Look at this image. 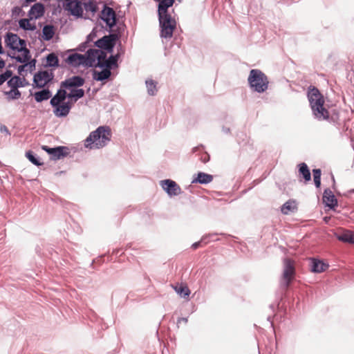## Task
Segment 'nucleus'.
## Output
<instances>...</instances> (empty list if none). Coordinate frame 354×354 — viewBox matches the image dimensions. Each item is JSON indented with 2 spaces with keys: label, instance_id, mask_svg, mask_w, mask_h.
Returning a JSON list of instances; mask_svg holds the SVG:
<instances>
[{
  "label": "nucleus",
  "instance_id": "nucleus-57",
  "mask_svg": "<svg viewBox=\"0 0 354 354\" xmlns=\"http://www.w3.org/2000/svg\"><path fill=\"white\" fill-rule=\"evenodd\" d=\"M6 66V62L2 59L0 58V69H2Z\"/></svg>",
  "mask_w": 354,
  "mask_h": 354
},
{
  "label": "nucleus",
  "instance_id": "nucleus-48",
  "mask_svg": "<svg viewBox=\"0 0 354 354\" xmlns=\"http://www.w3.org/2000/svg\"><path fill=\"white\" fill-rule=\"evenodd\" d=\"M22 12L21 8L19 6H15L12 10V16H17Z\"/></svg>",
  "mask_w": 354,
  "mask_h": 354
},
{
  "label": "nucleus",
  "instance_id": "nucleus-60",
  "mask_svg": "<svg viewBox=\"0 0 354 354\" xmlns=\"http://www.w3.org/2000/svg\"><path fill=\"white\" fill-rule=\"evenodd\" d=\"M330 217H328V216H325V217H324V218H323L324 221L326 223H328V221H330Z\"/></svg>",
  "mask_w": 354,
  "mask_h": 354
},
{
  "label": "nucleus",
  "instance_id": "nucleus-46",
  "mask_svg": "<svg viewBox=\"0 0 354 354\" xmlns=\"http://www.w3.org/2000/svg\"><path fill=\"white\" fill-rule=\"evenodd\" d=\"M313 175L314 180L321 179L322 171L320 169H313Z\"/></svg>",
  "mask_w": 354,
  "mask_h": 354
},
{
  "label": "nucleus",
  "instance_id": "nucleus-28",
  "mask_svg": "<svg viewBox=\"0 0 354 354\" xmlns=\"http://www.w3.org/2000/svg\"><path fill=\"white\" fill-rule=\"evenodd\" d=\"M218 234L217 233H212L209 234H205L202 236L201 239L199 241L194 243L191 248L193 250L197 249L198 247L201 246L202 245H206L210 241H219L218 238L214 239V236H217Z\"/></svg>",
  "mask_w": 354,
  "mask_h": 354
},
{
  "label": "nucleus",
  "instance_id": "nucleus-7",
  "mask_svg": "<svg viewBox=\"0 0 354 354\" xmlns=\"http://www.w3.org/2000/svg\"><path fill=\"white\" fill-rule=\"evenodd\" d=\"M98 18L105 24L104 29L106 31L115 30L114 27L116 26L119 21L114 9L106 4H104L98 15Z\"/></svg>",
  "mask_w": 354,
  "mask_h": 354
},
{
  "label": "nucleus",
  "instance_id": "nucleus-31",
  "mask_svg": "<svg viewBox=\"0 0 354 354\" xmlns=\"http://www.w3.org/2000/svg\"><path fill=\"white\" fill-rule=\"evenodd\" d=\"M297 210L296 201L293 199H290L282 205L281 207V212L284 215H288L290 212H294Z\"/></svg>",
  "mask_w": 354,
  "mask_h": 354
},
{
  "label": "nucleus",
  "instance_id": "nucleus-5",
  "mask_svg": "<svg viewBox=\"0 0 354 354\" xmlns=\"http://www.w3.org/2000/svg\"><path fill=\"white\" fill-rule=\"evenodd\" d=\"M160 28V37L167 40L170 39L176 28V21L174 16L160 15L158 16Z\"/></svg>",
  "mask_w": 354,
  "mask_h": 354
},
{
  "label": "nucleus",
  "instance_id": "nucleus-24",
  "mask_svg": "<svg viewBox=\"0 0 354 354\" xmlns=\"http://www.w3.org/2000/svg\"><path fill=\"white\" fill-rule=\"evenodd\" d=\"M336 239L343 243L354 245V232L351 230H344L335 234Z\"/></svg>",
  "mask_w": 354,
  "mask_h": 354
},
{
  "label": "nucleus",
  "instance_id": "nucleus-18",
  "mask_svg": "<svg viewBox=\"0 0 354 354\" xmlns=\"http://www.w3.org/2000/svg\"><path fill=\"white\" fill-rule=\"evenodd\" d=\"M298 178L299 181L304 183H308L311 180V174L310 169L305 162L299 163L298 165Z\"/></svg>",
  "mask_w": 354,
  "mask_h": 354
},
{
  "label": "nucleus",
  "instance_id": "nucleus-63",
  "mask_svg": "<svg viewBox=\"0 0 354 354\" xmlns=\"http://www.w3.org/2000/svg\"><path fill=\"white\" fill-rule=\"evenodd\" d=\"M270 307L272 309H273V308H274V304H271V305L270 306Z\"/></svg>",
  "mask_w": 354,
  "mask_h": 354
},
{
  "label": "nucleus",
  "instance_id": "nucleus-12",
  "mask_svg": "<svg viewBox=\"0 0 354 354\" xmlns=\"http://www.w3.org/2000/svg\"><path fill=\"white\" fill-rule=\"evenodd\" d=\"M160 185L169 197L176 196L181 192L180 186L171 179L160 180Z\"/></svg>",
  "mask_w": 354,
  "mask_h": 354
},
{
  "label": "nucleus",
  "instance_id": "nucleus-45",
  "mask_svg": "<svg viewBox=\"0 0 354 354\" xmlns=\"http://www.w3.org/2000/svg\"><path fill=\"white\" fill-rule=\"evenodd\" d=\"M89 42H87V41L86 40L85 41L82 42V44H80L77 47V50L78 51H80V52H85L86 51V49L88 47V45Z\"/></svg>",
  "mask_w": 354,
  "mask_h": 354
},
{
  "label": "nucleus",
  "instance_id": "nucleus-21",
  "mask_svg": "<svg viewBox=\"0 0 354 354\" xmlns=\"http://www.w3.org/2000/svg\"><path fill=\"white\" fill-rule=\"evenodd\" d=\"M83 55L74 53L68 55L66 58L65 62L70 66L73 67H77L80 66H84L85 62H84Z\"/></svg>",
  "mask_w": 354,
  "mask_h": 354
},
{
  "label": "nucleus",
  "instance_id": "nucleus-34",
  "mask_svg": "<svg viewBox=\"0 0 354 354\" xmlns=\"http://www.w3.org/2000/svg\"><path fill=\"white\" fill-rule=\"evenodd\" d=\"M85 92L83 88H77L70 91L69 100L71 103L76 102L84 96Z\"/></svg>",
  "mask_w": 354,
  "mask_h": 354
},
{
  "label": "nucleus",
  "instance_id": "nucleus-35",
  "mask_svg": "<svg viewBox=\"0 0 354 354\" xmlns=\"http://www.w3.org/2000/svg\"><path fill=\"white\" fill-rule=\"evenodd\" d=\"M30 18H23L19 20V26L20 28L23 29L25 31L30 30V31H36L37 27L34 24H31L30 22Z\"/></svg>",
  "mask_w": 354,
  "mask_h": 354
},
{
  "label": "nucleus",
  "instance_id": "nucleus-39",
  "mask_svg": "<svg viewBox=\"0 0 354 354\" xmlns=\"http://www.w3.org/2000/svg\"><path fill=\"white\" fill-rule=\"evenodd\" d=\"M145 84L147 89V93L151 96L155 95L157 93V82L150 79L145 81Z\"/></svg>",
  "mask_w": 354,
  "mask_h": 354
},
{
  "label": "nucleus",
  "instance_id": "nucleus-37",
  "mask_svg": "<svg viewBox=\"0 0 354 354\" xmlns=\"http://www.w3.org/2000/svg\"><path fill=\"white\" fill-rule=\"evenodd\" d=\"M26 157L27 159L35 166H41L44 162L40 160V158L37 155L31 150H28L26 152Z\"/></svg>",
  "mask_w": 354,
  "mask_h": 354
},
{
  "label": "nucleus",
  "instance_id": "nucleus-4",
  "mask_svg": "<svg viewBox=\"0 0 354 354\" xmlns=\"http://www.w3.org/2000/svg\"><path fill=\"white\" fill-rule=\"evenodd\" d=\"M248 82L251 90L258 93L265 92L268 88V78L265 73L259 69L250 70Z\"/></svg>",
  "mask_w": 354,
  "mask_h": 354
},
{
  "label": "nucleus",
  "instance_id": "nucleus-52",
  "mask_svg": "<svg viewBox=\"0 0 354 354\" xmlns=\"http://www.w3.org/2000/svg\"><path fill=\"white\" fill-rule=\"evenodd\" d=\"M26 65L25 64L24 65H20L18 66V68H17V71H18V73L20 75H22L23 73L26 71Z\"/></svg>",
  "mask_w": 354,
  "mask_h": 354
},
{
  "label": "nucleus",
  "instance_id": "nucleus-44",
  "mask_svg": "<svg viewBox=\"0 0 354 354\" xmlns=\"http://www.w3.org/2000/svg\"><path fill=\"white\" fill-rule=\"evenodd\" d=\"M97 36V31L95 30V28H93L92 31L87 35L86 37V41L87 42L92 41L95 37Z\"/></svg>",
  "mask_w": 354,
  "mask_h": 354
},
{
  "label": "nucleus",
  "instance_id": "nucleus-26",
  "mask_svg": "<svg viewBox=\"0 0 354 354\" xmlns=\"http://www.w3.org/2000/svg\"><path fill=\"white\" fill-rule=\"evenodd\" d=\"M158 1V16L171 15L169 12V8L174 5V0H160Z\"/></svg>",
  "mask_w": 354,
  "mask_h": 354
},
{
  "label": "nucleus",
  "instance_id": "nucleus-16",
  "mask_svg": "<svg viewBox=\"0 0 354 354\" xmlns=\"http://www.w3.org/2000/svg\"><path fill=\"white\" fill-rule=\"evenodd\" d=\"M97 52L98 49L95 48H89L87 51H86V53L83 55V57H85L84 59V62H85L84 67L97 68Z\"/></svg>",
  "mask_w": 354,
  "mask_h": 354
},
{
  "label": "nucleus",
  "instance_id": "nucleus-8",
  "mask_svg": "<svg viewBox=\"0 0 354 354\" xmlns=\"http://www.w3.org/2000/svg\"><path fill=\"white\" fill-rule=\"evenodd\" d=\"M283 281L281 282V286L283 288H288L295 278L296 271L295 267V261L290 258H284Z\"/></svg>",
  "mask_w": 354,
  "mask_h": 354
},
{
  "label": "nucleus",
  "instance_id": "nucleus-56",
  "mask_svg": "<svg viewBox=\"0 0 354 354\" xmlns=\"http://www.w3.org/2000/svg\"><path fill=\"white\" fill-rule=\"evenodd\" d=\"M222 131L225 134L230 133V129L229 127H223Z\"/></svg>",
  "mask_w": 354,
  "mask_h": 354
},
{
  "label": "nucleus",
  "instance_id": "nucleus-36",
  "mask_svg": "<svg viewBox=\"0 0 354 354\" xmlns=\"http://www.w3.org/2000/svg\"><path fill=\"white\" fill-rule=\"evenodd\" d=\"M174 288L176 293L180 296V297L185 299H188L189 295L191 294V291L187 285L180 284V286L174 287Z\"/></svg>",
  "mask_w": 354,
  "mask_h": 354
},
{
  "label": "nucleus",
  "instance_id": "nucleus-10",
  "mask_svg": "<svg viewBox=\"0 0 354 354\" xmlns=\"http://www.w3.org/2000/svg\"><path fill=\"white\" fill-rule=\"evenodd\" d=\"M22 42H26V40L21 39L16 33L8 32L4 36L5 46L15 54L19 50Z\"/></svg>",
  "mask_w": 354,
  "mask_h": 354
},
{
  "label": "nucleus",
  "instance_id": "nucleus-38",
  "mask_svg": "<svg viewBox=\"0 0 354 354\" xmlns=\"http://www.w3.org/2000/svg\"><path fill=\"white\" fill-rule=\"evenodd\" d=\"M97 68H103L108 71H111V70L118 67V64H115V62L108 57L103 62L97 63Z\"/></svg>",
  "mask_w": 354,
  "mask_h": 354
},
{
  "label": "nucleus",
  "instance_id": "nucleus-41",
  "mask_svg": "<svg viewBox=\"0 0 354 354\" xmlns=\"http://www.w3.org/2000/svg\"><path fill=\"white\" fill-rule=\"evenodd\" d=\"M113 52H106V50L104 49H98L97 52V63L103 62L104 60L108 59L107 54L110 53L111 54Z\"/></svg>",
  "mask_w": 354,
  "mask_h": 354
},
{
  "label": "nucleus",
  "instance_id": "nucleus-42",
  "mask_svg": "<svg viewBox=\"0 0 354 354\" xmlns=\"http://www.w3.org/2000/svg\"><path fill=\"white\" fill-rule=\"evenodd\" d=\"M37 60L35 59H29L27 62H24L23 64H25L26 66H28L30 69V72L35 70Z\"/></svg>",
  "mask_w": 354,
  "mask_h": 354
},
{
  "label": "nucleus",
  "instance_id": "nucleus-27",
  "mask_svg": "<svg viewBox=\"0 0 354 354\" xmlns=\"http://www.w3.org/2000/svg\"><path fill=\"white\" fill-rule=\"evenodd\" d=\"M7 84L10 88H19L24 87L29 85L28 82L25 79L24 77H21L19 75H14L10 80H8Z\"/></svg>",
  "mask_w": 354,
  "mask_h": 354
},
{
  "label": "nucleus",
  "instance_id": "nucleus-62",
  "mask_svg": "<svg viewBox=\"0 0 354 354\" xmlns=\"http://www.w3.org/2000/svg\"><path fill=\"white\" fill-rule=\"evenodd\" d=\"M14 66H15L13 64H9L8 66V68H11V67H14Z\"/></svg>",
  "mask_w": 354,
  "mask_h": 354
},
{
  "label": "nucleus",
  "instance_id": "nucleus-2",
  "mask_svg": "<svg viewBox=\"0 0 354 354\" xmlns=\"http://www.w3.org/2000/svg\"><path fill=\"white\" fill-rule=\"evenodd\" d=\"M111 129L109 126H100L85 139L84 147L90 149H102L111 141Z\"/></svg>",
  "mask_w": 354,
  "mask_h": 354
},
{
  "label": "nucleus",
  "instance_id": "nucleus-14",
  "mask_svg": "<svg viewBox=\"0 0 354 354\" xmlns=\"http://www.w3.org/2000/svg\"><path fill=\"white\" fill-rule=\"evenodd\" d=\"M55 27L53 24H46L42 28L41 33L39 30H36L35 32V38H38L41 41H50L55 34Z\"/></svg>",
  "mask_w": 354,
  "mask_h": 354
},
{
  "label": "nucleus",
  "instance_id": "nucleus-40",
  "mask_svg": "<svg viewBox=\"0 0 354 354\" xmlns=\"http://www.w3.org/2000/svg\"><path fill=\"white\" fill-rule=\"evenodd\" d=\"M11 90L8 92H6V95H8V98L10 100H17L21 97V92L18 90L17 88H10Z\"/></svg>",
  "mask_w": 354,
  "mask_h": 354
},
{
  "label": "nucleus",
  "instance_id": "nucleus-11",
  "mask_svg": "<svg viewBox=\"0 0 354 354\" xmlns=\"http://www.w3.org/2000/svg\"><path fill=\"white\" fill-rule=\"evenodd\" d=\"M50 104L53 109L54 115L57 118L66 117L72 109V103L70 100L62 101V102L58 101L50 102Z\"/></svg>",
  "mask_w": 354,
  "mask_h": 354
},
{
  "label": "nucleus",
  "instance_id": "nucleus-33",
  "mask_svg": "<svg viewBox=\"0 0 354 354\" xmlns=\"http://www.w3.org/2000/svg\"><path fill=\"white\" fill-rule=\"evenodd\" d=\"M197 152L199 153L198 155L200 156V160L202 162L207 163L209 162L210 158L209 155L207 152L204 151V147L203 145H200L192 149V153H196Z\"/></svg>",
  "mask_w": 354,
  "mask_h": 354
},
{
  "label": "nucleus",
  "instance_id": "nucleus-19",
  "mask_svg": "<svg viewBox=\"0 0 354 354\" xmlns=\"http://www.w3.org/2000/svg\"><path fill=\"white\" fill-rule=\"evenodd\" d=\"M44 5L41 2H38L30 7L28 11V17L30 19H36L42 17L44 15Z\"/></svg>",
  "mask_w": 354,
  "mask_h": 354
},
{
  "label": "nucleus",
  "instance_id": "nucleus-51",
  "mask_svg": "<svg viewBox=\"0 0 354 354\" xmlns=\"http://www.w3.org/2000/svg\"><path fill=\"white\" fill-rule=\"evenodd\" d=\"M41 149L46 151L48 155H51V151L53 150V147H50L48 146H46V145H42L41 146Z\"/></svg>",
  "mask_w": 354,
  "mask_h": 354
},
{
  "label": "nucleus",
  "instance_id": "nucleus-17",
  "mask_svg": "<svg viewBox=\"0 0 354 354\" xmlns=\"http://www.w3.org/2000/svg\"><path fill=\"white\" fill-rule=\"evenodd\" d=\"M322 201L325 206L329 207L330 209H334L338 205L337 199L329 188L324 189Z\"/></svg>",
  "mask_w": 354,
  "mask_h": 354
},
{
  "label": "nucleus",
  "instance_id": "nucleus-22",
  "mask_svg": "<svg viewBox=\"0 0 354 354\" xmlns=\"http://www.w3.org/2000/svg\"><path fill=\"white\" fill-rule=\"evenodd\" d=\"M329 268V264L322 260L312 258L310 263V271L314 273H321Z\"/></svg>",
  "mask_w": 354,
  "mask_h": 354
},
{
  "label": "nucleus",
  "instance_id": "nucleus-6",
  "mask_svg": "<svg viewBox=\"0 0 354 354\" xmlns=\"http://www.w3.org/2000/svg\"><path fill=\"white\" fill-rule=\"evenodd\" d=\"M109 35H104L94 42V46L106 50V52H113L114 48L121 37L118 28L115 30L108 31Z\"/></svg>",
  "mask_w": 354,
  "mask_h": 354
},
{
  "label": "nucleus",
  "instance_id": "nucleus-47",
  "mask_svg": "<svg viewBox=\"0 0 354 354\" xmlns=\"http://www.w3.org/2000/svg\"><path fill=\"white\" fill-rule=\"evenodd\" d=\"M122 55V53L120 52H117L115 55H111L109 58L111 59L113 62H115V64H118V60Z\"/></svg>",
  "mask_w": 354,
  "mask_h": 354
},
{
  "label": "nucleus",
  "instance_id": "nucleus-1",
  "mask_svg": "<svg viewBox=\"0 0 354 354\" xmlns=\"http://www.w3.org/2000/svg\"><path fill=\"white\" fill-rule=\"evenodd\" d=\"M307 97L315 118L318 120H327L339 128L342 124L339 111L337 109L328 111L324 106V96L317 87L312 85L308 87Z\"/></svg>",
  "mask_w": 354,
  "mask_h": 354
},
{
  "label": "nucleus",
  "instance_id": "nucleus-58",
  "mask_svg": "<svg viewBox=\"0 0 354 354\" xmlns=\"http://www.w3.org/2000/svg\"><path fill=\"white\" fill-rule=\"evenodd\" d=\"M5 51L2 46L1 38L0 37V55L4 54Z\"/></svg>",
  "mask_w": 354,
  "mask_h": 354
},
{
  "label": "nucleus",
  "instance_id": "nucleus-20",
  "mask_svg": "<svg viewBox=\"0 0 354 354\" xmlns=\"http://www.w3.org/2000/svg\"><path fill=\"white\" fill-rule=\"evenodd\" d=\"M69 154V149L65 146H57L53 147L50 159L57 160L66 157Z\"/></svg>",
  "mask_w": 354,
  "mask_h": 354
},
{
  "label": "nucleus",
  "instance_id": "nucleus-13",
  "mask_svg": "<svg viewBox=\"0 0 354 354\" xmlns=\"http://www.w3.org/2000/svg\"><path fill=\"white\" fill-rule=\"evenodd\" d=\"M85 83V80L80 75H73L67 78L61 82V86L71 91L75 88L82 86Z\"/></svg>",
  "mask_w": 354,
  "mask_h": 354
},
{
  "label": "nucleus",
  "instance_id": "nucleus-15",
  "mask_svg": "<svg viewBox=\"0 0 354 354\" xmlns=\"http://www.w3.org/2000/svg\"><path fill=\"white\" fill-rule=\"evenodd\" d=\"M17 53H22V55H15V53L11 55L8 53V56H9L12 59H15L17 62L19 63H24V62H27L32 59L30 51L26 46V41L22 42V45L19 47V49Z\"/></svg>",
  "mask_w": 354,
  "mask_h": 354
},
{
  "label": "nucleus",
  "instance_id": "nucleus-55",
  "mask_svg": "<svg viewBox=\"0 0 354 354\" xmlns=\"http://www.w3.org/2000/svg\"><path fill=\"white\" fill-rule=\"evenodd\" d=\"M315 185L317 188H320L321 187V179L314 180Z\"/></svg>",
  "mask_w": 354,
  "mask_h": 354
},
{
  "label": "nucleus",
  "instance_id": "nucleus-32",
  "mask_svg": "<svg viewBox=\"0 0 354 354\" xmlns=\"http://www.w3.org/2000/svg\"><path fill=\"white\" fill-rule=\"evenodd\" d=\"M45 67H53L54 68L59 66V60L57 55L55 53H50L46 56Z\"/></svg>",
  "mask_w": 354,
  "mask_h": 354
},
{
  "label": "nucleus",
  "instance_id": "nucleus-50",
  "mask_svg": "<svg viewBox=\"0 0 354 354\" xmlns=\"http://www.w3.org/2000/svg\"><path fill=\"white\" fill-rule=\"evenodd\" d=\"M115 46H116V48H117V52H120L122 55L124 53V50H123V48H122V45L120 39H119V41H118V42H117Z\"/></svg>",
  "mask_w": 354,
  "mask_h": 354
},
{
  "label": "nucleus",
  "instance_id": "nucleus-3",
  "mask_svg": "<svg viewBox=\"0 0 354 354\" xmlns=\"http://www.w3.org/2000/svg\"><path fill=\"white\" fill-rule=\"evenodd\" d=\"M82 0H59L64 10L67 11L70 15L75 18H82L83 17V9L86 12H91L92 16L97 10V5L95 0H88L87 2L82 3Z\"/></svg>",
  "mask_w": 354,
  "mask_h": 354
},
{
  "label": "nucleus",
  "instance_id": "nucleus-29",
  "mask_svg": "<svg viewBox=\"0 0 354 354\" xmlns=\"http://www.w3.org/2000/svg\"><path fill=\"white\" fill-rule=\"evenodd\" d=\"M100 68L102 69V71H98L96 70L93 71V78L95 81L105 82L110 78L111 75V71H108L103 68Z\"/></svg>",
  "mask_w": 354,
  "mask_h": 354
},
{
  "label": "nucleus",
  "instance_id": "nucleus-61",
  "mask_svg": "<svg viewBox=\"0 0 354 354\" xmlns=\"http://www.w3.org/2000/svg\"><path fill=\"white\" fill-rule=\"evenodd\" d=\"M267 319L270 322V324L272 326L273 324H272V317L270 316H268Z\"/></svg>",
  "mask_w": 354,
  "mask_h": 354
},
{
  "label": "nucleus",
  "instance_id": "nucleus-54",
  "mask_svg": "<svg viewBox=\"0 0 354 354\" xmlns=\"http://www.w3.org/2000/svg\"><path fill=\"white\" fill-rule=\"evenodd\" d=\"M181 322H184L185 323H187L188 319L187 317H180L177 319V324H180Z\"/></svg>",
  "mask_w": 354,
  "mask_h": 354
},
{
  "label": "nucleus",
  "instance_id": "nucleus-53",
  "mask_svg": "<svg viewBox=\"0 0 354 354\" xmlns=\"http://www.w3.org/2000/svg\"><path fill=\"white\" fill-rule=\"evenodd\" d=\"M36 1V0H24V1L21 3L22 7H27L29 4L31 3H33Z\"/></svg>",
  "mask_w": 354,
  "mask_h": 354
},
{
  "label": "nucleus",
  "instance_id": "nucleus-23",
  "mask_svg": "<svg viewBox=\"0 0 354 354\" xmlns=\"http://www.w3.org/2000/svg\"><path fill=\"white\" fill-rule=\"evenodd\" d=\"M213 176L203 171H199L195 174L192 180V183H198L201 185H207L213 180Z\"/></svg>",
  "mask_w": 354,
  "mask_h": 354
},
{
  "label": "nucleus",
  "instance_id": "nucleus-30",
  "mask_svg": "<svg viewBox=\"0 0 354 354\" xmlns=\"http://www.w3.org/2000/svg\"><path fill=\"white\" fill-rule=\"evenodd\" d=\"M66 90H68V88L60 86V88L57 89L56 93L50 98V102H54L58 101L62 102V101H66V98L69 100V93H67Z\"/></svg>",
  "mask_w": 354,
  "mask_h": 354
},
{
  "label": "nucleus",
  "instance_id": "nucleus-9",
  "mask_svg": "<svg viewBox=\"0 0 354 354\" xmlns=\"http://www.w3.org/2000/svg\"><path fill=\"white\" fill-rule=\"evenodd\" d=\"M54 75L53 72L48 71H39L33 76L32 86L35 88H41L45 87L53 80Z\"/></svg>",
  "mask_w": 354,
  "mask_h": 354
},
{
  "label": "nucleus",
  "instance_id": "nucleus-25",
  "mask_svg": "<svg viewBox=\"0 0 354 354\" xmlns=\"http://www.w3.org/2000/svg\"><path fill=\"white\" fill-rule=\"evenodd\" d=\"M42 89L38 91H36L33 96L37 102L40 103L43 101L48 100V99L52 97V92L48 88H41ZM30 95H32V91H30Z\"/></svg>",
  "mask_w": 354,
  "mask_h": 354
},
{
  "label": "nucleus",
  "instance_id": "nucleus-64",
  "mask_svg": "<svg viewBox=\"0 0 354 354\" xmlns=\"http://www.w3.org/2000/svg\"><path fill=\"white\" fill-rule=\"evenodd\" d=\"M349 192H350V193H354V189H351V190L349 191Z\"/></svg>",
  "mask_w": 354,
  "mask_h": 354
},
{
  "label": "nucleus",
  "instance_id": "nucleus-43",
  "mask_svg": "<svg viewBox=\"0 0 354 354\" xmlns=\"http://www.w3.org/2000/svg\"><path fill=\"white\" fill-rule=\"evenodd\" d=\"M3 77L5 78V81H7L10 80L11 77H12L14 75L13 73L11 70L7 68L4 73H1Z\"/></svg>",
  "mask_w": 354,
  "mask_h": 354
},
{
  "label": "nucleus",
  "instance_id": "nucleus-49",
  "mask_svg": "<svg viewBox=\"0 0 354 354\" xmlns=\"http://www.w3.org/2000/svg\"><path fill=\"white\" fill-rule=\"evenodd\" d=\"M0 132L6 133L7 135H10V131L8 127L4 124H0Z\"/></svg>",
  "mask_w": 354,
  "mask_h": 354
},
{
  "label": "nucleus",
  "instance_id": "nucleus-59",
  "mask_svg": "<svg viewBox=\"0 0 354 354\" xmlns=\"http://www.w3.org/2000/svg\"><path fill=\"white\" fill-rule=\"evenodd\" d=\"M5 82V78L3 77L2 74H0V86L2 85Z\"/></svg>",
  "mask_w": 354,
  "mask_h": 354
}]
</instances>
